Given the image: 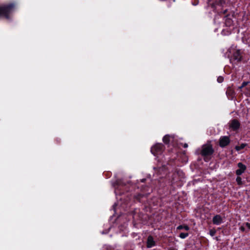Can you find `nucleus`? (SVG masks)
Segmentation results:
<instances>
[{"instance_id":"f257e3e1","label":"nucleus","mask_w":250,"mask_h":250,"mask_svg":"<svg viewBox=\"0 0 250 250\" xmlns=\"http://www.w3.org/2000/svg\"><path fill=\"white\" fill-rule=\"evenodd\" d=\"M15 8L16 5L14 3L0 6V18H9L11 14L15 10Z\"/></svg>"},{"instance_id":"f03ea898","label":"nucleus","mask_w":250,"mask_h":250,"mask_svg":"<svg viewBox=\"0 0 250 250\" xmlns=\"http://www.w3.org/2000/svg\"><path fill=\"white\" fill-rule=\"evenodd\" d=\"M164 149V146L162 144L157 143L151 147V152L153 155H160Z\"/></svg>"},{"instance_id":"7ed1b4c3","label":"nucleus","mask_w":250,"mask_h":250,"mask_svg":"<svg viewBox=\"0 0 250 250\" xmlns=\"http://www.w3.org/2000/svg\"><path fill=\"white\" fill-rule=\"evenodd\" d=\"M213 152L212 146L209 144H206L203 146L201 154L203 156L211 155Z\"/></svg>"},{"instance_id":"20e7f679","label":"nucleus","mask_w":250,"mask_h":250,"mask_svg":"<svg viewBox=\"0 0 250 250\" xmlns=\"http://www.w3.org/2000/svg\"><path fill=\"white\" fill-rule=\"evenodd\" d=\"M163 141L166 144L174 145L177 138L174 135H166L163 138Z\"/></svg>"},{"instance_id":"39448f33","label":"nucleus","mask_w":250,"mask_h":250,"mask_svg":"<svg viewBox=\"0 0 250 250\" xmlns=\"http://www.w3.org/2000/svg\"><path fill=\"white\" fill-rule=\"evenodd\" d=\"M229 139L227 136H223L220 138L219 145L221 147H224L228 145L229 143Z\"/></svg>"},{"instance_id":"423d86ee","label":"nucleus","mask_w":250,"mask_h":250,"mask_svg":"<svg viewBox=\"0 0 250 250\" xmlns=\"http://www.w3.org/2000/svg\"><path fill=\"white\" fill-rule=\"evenodd\" d=\"M240 124L236 120H233L229 123V128L233 130H236L239 128Z\"/></svg>"},{"instance_id":"0eeeda50","label":"nucleus","mask_w":250,"mask_h":250,"mask_svg":"<svg viewBox=\"0 0 250 250\" xmlns=\"http://www.w3.org/2000/svg\"><path fill=\"white\" fill-rule=\"evenodd\" d=\"M238 166L239 169L236 170V173L237 175H240L245 171L246 167L241 163H238Z\"/></svg>"},{"instance_id":"6e6552de","label":"nucleus","mask_w":250,"mask_h":250,"mask_svg":"<svg viewBox=\"0 0 250 250\" xmlns=\"http://www.w3.org/2000/svg\"><path fill=\"white\" fill-rule=\"evenodd\" d=\"M223 221L222 218L219 215H215L212 219V222L213 224L215 225H219Z\"/></svg>"},{"instance_id":"1a4fd4ad","label":"nucleus","mask_w":250,"mask_h":250,"mask_svg":"<svg viewBox=\"0 0 250 250\" xmlns=\"http://www.w3.org/2000/svg\"><path fill=\"white\" fill-rule=\"evenodd\" d=\"M155 245V242L153 240L152 237L149 236L147 241V246L148 248H150Z\"/></svg>"},{"instance_id":"9d476101","label":"nucleus","mask_w":250,"mask_h":250,"mask_svg":"<svg viewBox=\"0 0 250 250\" xmlns=\"http://www.w3.org/2000/svg\"><path fill=\"white\" fill-rule=\"evenodd\" d=\"M234 59L237 61H240L241 59V56L239 52H237L236 54L234 55Z\"/></svg>"},{"instance_id":"9b49d317","label":"nucleus","mask_w":250,"mask_h":250,"mask_svg":"<svg viewBox=\"0 0 250 250\" xmlns=\"http://www.w3.org/2000/svg\"><path fill=\"white\" fill-rule=\"evenodd\" d=\"M246 145H247L246 144H242L239 146H236L235 148L236 150L239 151L241 149L244 148L246 146Z\"/></svg>"},{"instance_id":"f8f14e48","label":"nucleus","mask_w":250,"mask_h":250,"mask_svg":"<svg viewBox=\"0 0 250 250\" xmlns=\"http://www.w3.org/2000/svg\"><path fill=\"white\" fill-rule=\"evenodd\" d=\"M184 229L186 230H188L189 229V227L187 225H184V226L181 225L177 227L178 229Z\"/></svg>"},{"instance_id":"ddd939ff","label":"nucleus","mask_w":250,"mask_h":250,"mask_svg":"<svg viewBox=\"0 0 250 250\" xmlns=\"http://www.w3.org/2000/svg\"><path fill=\"white\" fill-rule=\"evenodd\" d=\"M188 233H181L180 234V238L183 239L186 238L187 236H188Z\"/></svg>"},{"instance_id":"4468645a","label":"nucleus","mask_w":250,"mask_h":250,"mask_svg":"<svg viewBox=\"0 0 250 250\" xmlns=\"http://www.w3.org/2000/svg\"><path fill=\"white\" fill-rule=\"evenodd\" d=\"M236 182L238 185H242V181L240 177H237L236 178Z\"/></svg>"},{"instance_id":"2eb2a0df","label":"nucleus","mask_w":250,"mask_h":250,"mask_svg":"<svg viewBox=\"0 0 250 250\" xmlns=\"http://www.w3.org/2000/svg\"><path fill=\"white\" fill-rule=\"evenodd\" d=\"M216 233V230L215 229H212L209 231V234L211 236H214Z\"/></svg>"},{"instance_id":"dca6fc26","label":"nucleus","mask_w":250,"mask_h":250,"mask_svg":"<svg viewBox=\"0 0 250 250\" xmlns=\"http://www.w3.org/2000/svg\"><path fill=\"white\" fill-rule=\"evenodd\" d=\"M231 21L229 19H227L226 21V24L227 26H229Z\"/></svg>"},{"instance_id":"f3484780","label":"nucleus","mask_w":250,"mask_h":250,"mask_svg":"<svg viewBox=\"0 0 250 250\" xmlns=\"http://www.w3.org/2000/svg\"><path fill=\"white\" fill-rule=\"evenodd\" d=\"M217 81L219 83H221L223 81V78L222 77H219L217 79Z\"/></svg>"},{"instance_id":"a211bd4d","label":"nucleus","mask_w":250,"mask_h":250,"mask_svg":"<svg viewBox=\"0 0 250 250\" xmlns=\"http://www.w3.org/2000/svg\"><path fill=\"white\" fill-rule=\"evenodd\" d=\"M247 84V83H245V82L243 83L242 86L240 87V88L245 86Z\"/></svg>"},{"instance_id":"6ab92c4d","label":"nucleus","mask_w":250,"mask_h":250,"mask_svg":"<svg viewBox=\"0 0 250 250\" xmlns=\"http://www.w3.org/2000/svg\"><path fill=\"white\" fill-rule=\"evenodd\" d=\"M246 225L249 229H250V223H247Z\"/></svg>"},{"instance_id":"aec40b11","label":"nucleus","mask_w":250,"mask_h":250,"mask_svg":"<svg viewBox=\"0 0 250 250\" xmlns=\"http://www.w3.org/2000/svg\"><path fill=\"white\" fill-rule=\"evenodd\" d=\"M184 147H188V144H185L184 145Z\"/></svg>"},{"instance_id":"412c9836","label":"nucleus","mask_w":250,"mask_h":250,"mask_svg":"<svg viewBox=\"0 0 250 250\" xmlns=\"http://www.w3.org/2000/svg\"><path fill=\"white\" fill-rule=\"evenodd\" d=\"M241 229L243 230L244 229L243 228H241Z\"/></svg>"}]
</instances>
